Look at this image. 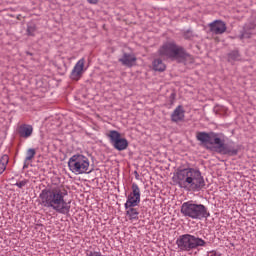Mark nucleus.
<instances>
[{"label":"nucleus","mask_w":256,"mask_h":256,"mask_svg":"<svg viewBox=\"0 0 256 256\" xmlns=\"http://www.w3.org/2000/svg\"><path fill=\"white\" fill-rule=\"evenodd\" d=\"M36 30H37V28H35V26H28V28H27L28 35H35Z\"/></svg>","instance_id":"412c9836"},{"label":"nucleus","mask_w":256,"mask_h":256,"mask_svg":"<svg viewBox=\"0 0 256 256\" xmlns=\"http://www.w3.org/2000/svg\"><path fill=\"white\" fill-rule=\"evenodd\" d=\"M152 67L154 71H160V72H163L165 71V69H167V66L165 65V63H163V60L161 59H155L152 63Z\"/></svg>","instance_id":"dca6fc26"},{"label":"nucleus","mask_w":256,"mask_h":256,"mask_svg":"<svg viewBox=\"0 0 256 256\" xmlns=\"http://www.w3.org/2000/svg\"><path fill=\"white\" fill-rule=\"evenodd\" d=\"M85 72V58H81L73 67L70 78L72 81H79Z\"/></svg>","instance_id":"9d476101"},{"label":"nucleus","mask_w":256,"mask_h":256,"mask_svg":"<svg viewBox=\"0 0 256 256\" xmlns=\"http://www.w3.org/2000/svg\"><path fill=\"white\" fill-rule=\"evenodd\" d=\"M180 213L183 217H188L189 219H207L209 217L207 207L203 204H197L192 200L181 205Z\"/></svg>","instance_id":"39448f33"},{"label":"nucleus","mask_w":256,"mask_h":256,"mask_svg":"<svg viewBox=\"0 0 256 256\" xmlns=\"http://www.w3.org/2000/svg\"><path fill=\"white\" fill-rule=\"evenodd\" d=\"M191 32H187L185 35H184V37H185V39H189L191 36Z\"/></svg>","instance_id":"b1692460"},{"label":"nucleus","mask_w":256,"mask_h":256,"mask_svg":"<svg viewBox=\"0 0 256 256\" xmlns=\"http://www.w3.org/2000/svg\"><path fill=\"white\" fill-rule=\"evenodd\" d=\"M141 203V188L137 183H133L131 186V192L127 196V200L124 204L125 209L129 207H137Z\"/></svg>","instance_id":"1a4fd4ad"},{"label":"nucleus","mask_w":256,"mask_h":256,"mask_svg":"<svg viewBox=\"0 0 256 256\" xmlns=\"http://www.w3.org/2000/svg\"><path fill=\"white\" fill-rule=\"evenodd\" d=\"M180 189L184 191H201L205 187V179L197 168H184L177 170L173 177Z\"/></svg>","instance_id":"f03ea898"},{"label":"nucleus","mask_w":256,"mask_h":256,"mask_svg":"<svg viewBox=\"0 0 256 256\" xmlns=\"http://www.w3.org/2000/svg\"><path fill=\"white\" fill-rule=\"evenodd\" d=\"M68 167L71 173L74 175H84L85 173H91L89 167H91V162L87 156L83 154H75L68 160Z\"/></svg>","instance_id":"423d86ee"},{"label":"nucleus","mask_w":256,"mask_h":256,"mask_svg":"<svg viewBox=\"0 0 256 256\" xmlns=\"http://www.w3.org/2000/svg\"><path fill=\"white\" fill-rule=\"evenodd\" d=\"M16 187H19V189H23V187H25V185H27V180H22L20 182H17Z\"/></svg>","instance_id":"4be33fe9"},{"label":"nucleus","mask_w":256,"mask_h":256,"mask_svg":"<svg viewBox=\"0 0 256 256\" xmlns=\"http://www.w3.org/2000/svg\"><path fill=\"white\" fill-rule=\"evenodd\" d=\"M240 56H239V52L237 51H233L230 54H228V61L230 63H233V61H239Z\"/></svg>","instance_id":"6ab92c4d"},{"label":"nucleus","mask_w":256,"mask_h":256,"mask_svg":"<svg viewBox=\"0 0 256 256\" xmlns=\"http://www.w3.org/2000/svg\"><path fill=\"white\" fill-rule=\"evenodd\" d=\"M9 163V156L3 155L0 159V175H3L5 169H7V165Z\"/></svg>","instance_id":"f3484780"},{"label":"nucleus","mask_w":256,"mask_h":256,"mask_svg":"<svg viewBox=\"0 0 256 256\" xmlns=\"http://www.w3.org/2000/svg\"><path fill=\"white\" fill-rule=\"evenodd\" d=\"M183 119H185V110L183 106H178L171 114V121L179 123V121H183Z\"/></svg>","instance_id":"4468645a"},{"label":"nucleus","mask_w":256,"mask_h":256,"mask_svg":"<svg viewBox=\"0 0 256 256\" xmlns=\"http://www.w3.org/2000/svg\"><path fill=\"white\" fill-rule=\"evenodd\" d=\"M107 137L110 139V143L116 151H125L129 147L127 139L121 137V133L116 130H110L107 133Z\"/></svg>","instance_id":"6e6552de"},{"label":"nucleus","mask_w":256,"mask_h":256,"mask_svg":"<svg viewBox=\"0 0 256 256\" xmlns=\"http://www.w3.org/2000/svg\"><path fill=\"white\" fill-rule=\"evenodd\" d=\"M119 62L125 67H133L137 63V57L134 54L124 53Z\"/></svg>","instance_id":"f8f14e48"},{"label":"nucleus","mask_w":256,"mask_h":256,"mask_svg":"<svg viewBox=\"0 0 256 256\" xmlns=\"http://www.w3.org/2000/svg\"><path fill=\"white\" fill-rule=\"evenodd\" d=\"M18 134L23 139H29L33 135V126L29 124H22L18 127Z\"/></svg>","instance_id":"ddd939ff"},{"label":"nucleus","mask_w":256,"mask_h":256,"mask_svg":"<svg viewBox=\"0 0 256 256\" xmlns=\"http://www.w3.org/2000/svg\"><path fill=\"white\" fill-rule=\"evenodd\" d=\"M87 3H89L90 5H97V3H99V1L101 0H86Z\"/></svg>","instance_id":"5701e85b"},{"label":"nucleus","mask_w":256,"mask_h":256,"mask_svg":"<svg viewBox=\"0 0 256 256\" xmlns=\"http://www.w3.org/2000/svg\"><path fill=\"white\" fill-rule=\"evenodd\" d=\"M35 155H37V152L33 148H29L26 152V158L25 163H29V161H33L35 158Z\"/></svg>","instance_id":"a211bd4d"},{"label":"nucleus","mask_w":256,"mask_h":256,"mask_svg":"<svg viewBox=\"0 0 256 256\" xmlns=\"http://www.w3.org/2000/svg\"><path fill=\"white\" fill-rule=\"evenodd\" d=\"M208 27L210 28L211 33L215 35H223L227 31V24L221 20H216L211 22Z\"/></svg>","instance_id":"9b49d317"},{"label":"nucleus","mask_w":256,"mask_h":256,"mask_svg":"<svg viewBox=\"0 0 256 256\" xmlns=\"http://www.w3.org/2000/svg\"><path fill=\"white\" fill-rule=\"evenodd\" d=\"M69 195L65 186H54L46 188L39 194V199L43 207L53 209L56 213L67 215L71 211V203L65 200V197Z\"/></svg>","instance_id":"f257e3e1"},{"label":"nucleus","mask_w":256,"mask_h":256,"mask_svg":"<svg viewBox=\"0 0 256 256\" xmlns=\"http://www.w3.org/2000/svg\"><path fill=\"white\" fill-rule=\"evenodd\" d=\"M86 256H103V254H101V252H97V251H88L86 253Z\"/></svg>","instance_id":"aec40b11"},{"label":"nucleus","mask_w":256,"mask_h":256,"mask_svg":"<svg viewBox=\"0 0 256 256\" xmlns=\"http://www.w3.org/2000/svg\"><path fill=\"white\" fill-rule=\"evenodd\" d=\"M196 137L197 140L204 143V145H216V151L222 155H237V149H231L225 146L223 134L199 132Z\"/></svg>","instance_id":"20e7f679"},{"label":"nucleus","mask_w":256,"mask_h":256,"mask_svg":"<svg viewBox=\"0 0 256 256\" xmlns=\"http://www.w3.org/2000/svg\"><path fill=\"white\" fill-rule=\"evenodd\" d=\"M126 209V215L130 221L139 220V210L135 207H128Z\"/></svg>","instance_id":"2eb2a0df"},{"label":"nucleus","mask_w":256,"mask_h":256,"mask_svg":"<svg viewBox=\"0 0 256 256\" xmlns=\"http://www.w3.org/2000/svg\"><path fill=\"white\" fill-rule=\"evenodd\" d=\"M210 256H221V254H217V252H211Z\"/></svg>","instance_id":"393cba45"},{"label":"nucleus","mask_w":256,"mask_h":256,"mask_svg":"<svg viewBox=\"0 0 256 256\" xmlns=\"http://www.w3.org/2000/svg\"><path fill=\"white\" fill-rule=\"evenodd\" d=\"M176 245L180 251H193V249H198V247H205L206 242L197 236L184 234L176 240Z\"/></svg>","instance_id":"0eeeda50"},{"label":"nucleus","mask_w":256,"mask_h":256,"mask_svg":"<svg viewBox=\"0 0 256 256\" xmlns=\"http://www.w3.org/2000/svg\"><path fill=\"white\" fill-rule=\"evenodd\" d=\"M160 57L164 59H172V61H179V63H193V56L185 52L183 47L178 46L173 41L164 43L158 50Z\"/></svg>","instance_id":"7ed1b4c3"}]
</instances>
